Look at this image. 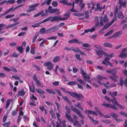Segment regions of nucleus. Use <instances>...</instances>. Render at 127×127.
I'll list each match as a JSON object with an SVG mask.
<instances>
[{
  "instance_id": "obj_1",
  "label": "nucleus",
  "mask_w": 127,
  "mask_h": 127,
  "mask_svg": "<svg viewBox=\"0 0 127 127\" xmlns=\"http://www.w3.org/2000/svg\"><path fill=\"white\" fill-rule=\"evenodd\" d=\"M108 20L107 16L105 15L103 17L101 16L100 17V22L99 23L98 17L97 16L95 17V21L96 24L93 28H94L95 29L96 27L98 26L99 27L103 26L104 25L103 23L106 22Z\"/></svg>"
},
{
  "instance_id": "obj_2",
  "label": "nucleus",
  "mask_w": 127,
  "mask_h": 127,
  "mask_svg": "<svg viewBox=\"0 0 127 127\" xmlns=\"http://www.w3.org/2000/svg\"><path fill=\"white\" fill-rule=\"evenodd\" d=\"M109 94L113 97V99H111L110 98L107 96H105L104 98L108 102H110L111 101L113 104H115L118 107L121 109H123L124 108V107L119 104L118 102L117 101L116 99L113 96V93H112L110 91L108 92Z\"/></svg>"
},
{
  "instance_id": "obj_3",
  "label": "nucleus",
  "mask_w": 127,
  "mask_h": 127,
  "mask_svg": "<svg viewBox=\"0 0 127 127\" xmlns=\"http://www.w3.org/2000/svg\"><path fill=\"white\" fill-rule=\"evenodd\" d=\"M66 93L71 96L76 97L79 100H82L84 98L83 96L81 94H78L76 93L72 92L69 91L66 92Z\"/></svg>"
},
{
  "instance_id": "obj_4",
  "label": "nucleus",
  "mask_w": 127,
  "mask_h": 127,
  "mask_svg": "<svg viewBox=\"0 0 127 127\" xmlns=\"http://www.w3.org/2000/svg\"><path fill=\"white\" fill-rule=\"evenodd\" d=\"M80 71L85 80L89 83L91 82L90 80V77L89 74L86 75V73L84 71L83 69L81 68H80Z\"/></svg>"
},
{
  "instance_id": "obj_5",
  "label": "nucleus",
  "mask_w": 127,
  "mask_h": 127,
  "mask_svg": "<svg viewBox=\"0 0 127 127\" xmlns=\"http://www.w3.org/2000/svg\"><path fill=\"white\" fill-rule=\"evenodd\" d=\"M71 109L72 111L76 113L82 119L84 118V116L81 114L80 111L78 109L72 106L71 107Z\"/></svg>"
},
{
  "instance_id": "obj_6",
  "label": "nucleus",
  "mask_w": 127,
  "mask_h": 127,
  "mask_svg": "<svg viewBox=\"0 0 127 127\" xmlns=\"http://www.w3.org/2000/svg\"><path fill=\"white\" fill-rule=\"evenodd\" d=\"M102 105L106 108L109 107L115 110H117V108L114 104L112 105L110 103H106L104 102Z\"/></svg>"
},
{
  "instance_id": "obj_7",
  "label": "nucleus",
  "mask_w": 127,
  "mask_h": 127,
  "mask_svg": "<svg viewBox=\"0 0 127 127\" xmlns=\"http://www.w3.org/2000/svg\"><path fill=\"white\" fill-rule=\"evenodd\" d=\"M43 64L44 66H47V69L50 70L52 69L54 66V64L51 62H46Z\"/></svg>"
},
{
  "instance_id": "obj_8",
  "label": "nucleus",
  "mask_w": 127,
  "mask_h": 127,
  "mask_svg": "<svg viewBox=\"0 0 127 127\" xmlns=\"http://www.w3.org/2000/svg\"><path fill=\"white\" fill-rule=\"evenodd\" d=\"M98 56L101 57L102 56V55H104L105 56H109L108 54L105 53L103 51H101L99 49H96L95 50Z\"/></svg>"
},
{
  "instance_id": "obj_9",
  "label": "nucleus",
  "mask_w": 127,
  "mask_h": 127,
  "mask_svg": "<svg viewBox=\"0 0 127 127\" xmlns=\"http://www.w3.org/2000/svg\"><path fill=\"white\" fill-rule=\"evenodd\" d=\"M68 42L69 43H77L79 44H82L83 43L81 41H80L78 39H73L68 41Z\"/></svg>"
},
{
  "instance_id": "obj_10",
  "label": "nucleus",
  "mask_w": 127,
  "mask_h": 127,
  "mask_svg": "<svg viewBox=\"0 0 127 127\" xmlns=\"http://www.w3.org/2000/svg\"><path fill=\"white\" fill-rule=\"evenodd\" d=\"M65 114L66 117L67 119L70 122H73V120L71 118L70 112L67 113V112H65Z\"/></svg>"
},
{
  "instance_id": "obj_11",
  "label": "nucleus",
  "mask_w": 127,
  "mask_h": 127,
  "mask_svg": "<svg viewBox=\"0 0 127 127\" xmlns=\"http://www.w3.org/2000/svg\"><path fill=\"white\" fill-rule=\"evenodd\" d=\"M97 80V82L98 83L102 85V84L100 82V81H102L103 79H107V78H105L103 77H102L101 76L99 75L97 76L96 77Z\"/></svg>"
},
{
  "instance_id": "obj_12",
  "label": "nucleus",
  "mask_w": 127,
  "mask_h": 127,
  "mask_svg": "<svg viewBox=\"0 0 127 127\" xmlns=\"http://www.w3.org/2000/svg\"><path fill=\"white\" fill-rule=\"evenodd\" d=\"M56 30V28L55 27H52L46 30V33H50L54 32Z\"/></svg>"
},
{
  "instance_id": "obj_13",
  "label": "nucleus",
  "mask_w": 127,
  "mask_h": 127,
  "mask_svg": "<svg viewBox=\"0 0 127 127\" xmlns=\"http://www.w3.org/2000/svg\"><path fill=\"white\" fill-rule=\"evenodd\" d=\"M85 112L86 113L88 114L89 116L90 114L95 115L96 116H98L96 112L92 110H86L85 111Z\"/></svg>"
},
{
  "instance_id": "obj_14",
  "label": "nucleus",
  "mask_w": 127,
  "mask_h": 127,
  "mask_svg": "<svg viewBox=\"0 0 127 127\" xmlns=\"http://www.w3.org/2000/svg\"><path fill=\"white\" fill-rule=\"evenodd\" d=\"M123 0H119L118 3L120 4V7L119 9H121L122 6H123L124 8H125L126 5V1H124V2H123L122 1Z\"/></svg>"
},
{
  "instance_id": "obj_15",
  "label": "nucleus",
  "mask_w": 127,
  "mask_h": 127,
  "mask_svg": "<svg viewBox=\"0 0 127 127\" xmlns=\"http://www.w3.org/2000/svg\"><path fill=\"white\" fill-rule=\"evenodd\" d=\"M110 59V58L109 57L105 58L104 60L102 61V64L106 66H108V64L109 63Z\"/></svg>"
},
{
  "instance_id": "obj_16",
  "label": "nucleus",
  "mask_w": 127,
  "mask_h": 127,
  "mask_svg": "<svg viewBox=\"0 0 127 127\" xmlns=\"http://www.w3.org/2000/svg\"><path fill=\"white\" fill-rule=\"evenodd\" d=\"M44 12V10L41 11L37 13L36 14L34 15V17H37L40 16L41 15L42 17L46 16L47 15L46 14H45V13H43Z\"/></svg>"
},
{
  "instance_id": "obj_17",
  "label": "nucleus",
  "mask_w": 127,
  "mask_h": 127,
  "mask_svg": "<svg viewBox=\"0 0 127 127\" xmlns=\"http://www.w3.org/2000/svg\"><path fill=\"white\" fill-rule=\"evenodd\" d=\"M112 24L110 22L108 24H106L103 28L99 32L100 33H102V31L105 29H107Z\"/></svg>"
},
{
  "instance_id": "obj_18",
  "label": "nucleus",
  "mask_w": 127,
  "mask_h": 127,
  "mask_svg": "<svg viewBox=\"0 0 127 127\" xmlns=\"http://www.w3.org/2000/svg\"><path fill=\"white\" fill-rule=\"evenodd\" d=\"M50 20L51 22H53L56 20V16L54 17H48L44 20L45 22Z\"/></svg>"
},
{
  "instance_id": "obj_19",
  "label": "nucleus",
  "mask_w": 127,
  "mask_h": 127,
  "mask_svg": "<svg viewBox=\"0 0 127 127\" xmlns=\"http://www.w3.org/2000/svg\"><path fill=\"white\" fill-rule=\"evenodd\" d=\"M59 2L67 5H71V3L68 2L65 0H61L59 1Z\"/></svg>"
},
{
  "instance_id": "obj_20",
  "label": "nucleus",
  "mask_w": 127,
  "mask_h": 127,
  "mask_svg": "<svg viewBox=\"0 0 127 127\" xmlns=\"http://www.w3.org/2000/svg\"><path fill=\"white\" fill-rule=\"evenodd\" d=\"M52 0H45L42 3L41 5L42 6L45 5L46 4L47 5H49L50 4Z\"/></svg>"
},
{
  "instance_id": "obj_21",
  "label": "nucleus",
  "mask_w": 127,
  "mask_h": 127,
  "mask_svg": "<svg viewBox=\"0 0 127 127\" xmlns=\"http://www.w3.org/2000/svg\"><path fill=\"white\" fill-rule=\"evenodd\" d=\"M25 93V92L24 91L23 89L19 91L18 93V96H23Z\"/></svg>"
},
{
  "instance_id": "obj_22",
  "label": "nucleus",
  "mask_w": 127,
  "mask_h": 127,
  "mask_svg": "<svg viewBox=\"0 0 127 127\" xmlns=\"http://www.w3.org/2000/svg\"><path fill=\"white\" fill-rule=\"evenodd\" d=\"M113 75V76H109V78L114 82H117V81L116 79L118 78V77L115 74Z\"/></svg>"
},
{
  "instance_id": "obj_23",
  "label": "nucleus",
  "mask_w": 127,
  "mask_h": 127,
  "mask_svg": "<svg viewBox=\"0 0 127 127\" xmlns=\"http://www.w3.org/2000/svg\"><path fill=\"white\" fill-rule=\"evenodd\" d=\"M97 8L95 10V11H96L98 10L99 11H101L102 9H104L105 7V5H104L103 7H100V5L99 3H97L96 5Z\"/></svg>"
},
{
  "instance_id": "obj_24",
  "label": "nucleus",
  "mask_w": 127,
  "mask_h": 127,
  "mask_svg": "<svg viewBox=\"0 0 127 127\" xmlns=\"http://www.w3.org/2000/svg\"><path fill=\"white\" fill-rule=\"evenodd\" d=\"M48 12L50 13H53L56 12L55 9H52L51 6H49L48 9Z\"/></svg>"
},
{
  "instance_id": "obj_25",
  "label": "nucleus",
  "mask_w": 127,
  "mask_h": 127,
  "mask_svg": "<svg viewBox=\"0 0 127 127\" xmlns=\"http://www.w3.org/2000/svg\"><path fill=\"white\" fill-rule=\"evenodd\" d=\"M103 46L105 47L112 48V45L109 42H105L103 44Z\"/></svg>"
},
{
  "instance_id": "obj_26",
  "label": "nucleus",
  "mask_w": 127,
  "mask_h": 127,
  "mask_svg": "<svg viewBox=\"0 0 127 127\" xmlns=\"http://www.w3.org/2000/svg\"><path fill=\"white\" fill-rule=\"evenodd\" d=\"M95 30V29L94 28H92L91 29H89L88 30H86L84 31V32L82 33L81 34L82 35H84L85 33H87L88 32H92L94 31Z\"/></svg>"
},
{
  "instance_id": "obj_27",
  "label": "nucleus",
  "mask_w": 127,
  "mask_h": 127,
  "mask_svg": "<svg viewBox=\"0 0 127 127\" xmlns=\"http://www.w3.org/2000/svg\"><path fill=\"white\" fill-rule=\"evenodd\" d=\"M19 23L20 22H18L17 23H14L13 24L9 25L8 26H7L5 28V29H7L11 28H12L17 25L19 24Z\"/></svg>"
},
{
  "instance_id": "obj_28",
  "label": "nucleus",
  "mask_w": 127,
  "mask_h": 127,
  "mask_svg": "<svg viewBox=\"0 0 127 127\" xmlns=\"http://www.w3.org/2000/svg\"><path fill=\"white\" fill-rule=\"evenodd\" d=\"M39 5V3H36L30 6L29 7L30 9H34V10L35 9V8Z\"/></svg>"
},
{
  "instance_id": "obj_29",
  "label": "nucleus",
  "mask_w": 127,
  "mask_h": 127,
  "mask_svg": "<svg viewBox=\"0 0 127 127\" xmlns=\"http://www.w3.org/2000/svg\"><path fill=\"white\" fill-rule=\"evenodd\" d=\"M75 106L78 108L82 110H83V108L81 106V104L80 103H78L74 105Z\"/></svg>"
},
{
  "instance_id": "obj_30",
  "label": "nucleus",
  "mask_w": 127,
  "mask_h": 127,
  "mask_svg": "<svg viewBox=\"0 0 127 127\" xmlns=\"http://www.w3.org/2000/svg\"><path fill=\"white\" fill-rule=\"evenodd\" d=\"M124 16L123 15L122 12L121 11L118 12V17L119 19H122L124 17Z\"/></svg>"
},
{
  "instance_id": "obj_31",
  "label": "nucleus",
  "mask_w": 127,
  "mask_h": 127,
  "mask_svg": "<svg viewBox=\"0 0 127 127\" xmlns=\"http://www.w3.org/2000/svg\"><path fill=\"white\" fill-rule=\"evenodd\" d=\"M16 10V9L15 8H14L13 7H12L9 9H8L7 10L5 11V13L6 14H8V13L10 12H12L13 11Z\"/></svg>"
},
{
  "instance_id": "obj_32",
  "label": "nucleus",
  "mask_w": 127,
  "mask_h": 127,
  "mask_svg": "<svg viewBox=\"0 0 127 127\" xmlns=\"http://www.w3.org/2000/svg\"><path fill=\"white\" fill-rule=\"evenodd\" d=\"M73 124L75 126H77L78 127H81V125L79 122L77 120H75L74 122H73Z\"/></svg>"
},
{
  "instance_id": "obj_33",
  "label": "nucleus",
  "mask_w": 127,
  "mask_h": 127,
  "mask_svg": "<svg viewBox=\"0 0 127 127\" xmlns=\"http://www.w3.org/2000/svg\"><path fill=\"white\" fill-rule=\"evenodd\" d=\"M88 117L89 118L90 120L92 121L93 123L95 125H96V124H98V122L94 120L93 118H92L90 116H88Z\"/></svg>"
},
{
  "instance_id": "obj_34",
  "label": "nucleus",
  "mask_w": 127,
  "mask_h": 127,
  "mask_svg": "<svg viewBox=\"0 0 127 127\" xmlns=\"http://www.w3.org/2000/svg\"><path fill=\"white\" fill-rule=\"evenodd\" d=\"M66 18H62L60 16H56V21H62L65 20Z\"/></svg>"
},
{
  "instance_id": "obj_35",
  "label": "nucleus",
  "mask_w": 127,
  "mask_h": 127,
  "mask_svg": "<svg viewBox=\"0 0 127 127\" xmlns=\"http://www.w3.org/2000/svg\"><path fill=\"white\" fill-rule=\"evenodd\" d=\"M16 49L20 53H22L23 52V49L22 46H18L16 47Z\"/></svg>"
},
{
  "instance_id": "obj_36",
  "label": "nucleus",
  "mask_w": 127,
  "mask_h": 127,
  "mask_svg": "<svg viewBox=\"0 0 127 127\" xmlns=\"http://www.w3.org/2000/svg\"><path fill=\"white\" fill-rule=\"evenodd\" d=\"M122 33V31H120L115 33L113 34V36H119L121 35Z\"/></svg>"
},
{
  "instance_id": "obj_37",
  "label": "nucleus",
  "mask_w": 127,
  "mask_h": 127,
  "mask_svg": "<svg viewBox=\"0 0 127 127\" xmlns=\"http://www.w3.org/2000/svg\"><path fill=\"white\" fill-rule=\"evenodd\" d=\"M110 115L112 117L114 118L115 119L118 117V115L117 114L114 113H111L110 114Z\"/></svg>"
},
{
  "instance_id": "obj_38",
  "label": "nucleus",
  "mask_w": 127,
  "mask_h": 127,
  "mask_svg": "<svg viewBox=\"0 0 127 127\" xmlns=\"http://www.w3.org/2000/svg\"><path fill=\"white\" fill-rule=\"evenodd\" d=\"M70 12L69 11H68L64 14V16L65 17L63 18H66V20L70 17Z\"/></svg>"
},
{
  "instance_id": "obj_39",
  "label": "nucleus",
  "mask_w": 127,
  "mask_h": 127,
  "mask_svg": "<svg viewBox=\"0 0 127 127\" xmlns=\"http://www.w3.org/2000/svg\"><path fill=\"white\" fill-rule=\"evenodd\" d=\"M46 30L45 28H41L40 30V33L41 34L44 33H46Z\"/></svg>"
},
{
  "instance_id": "obj_40",
  "label": "nucleus",
  "mask_w": 127,
  "mask_h": 127,
  "mask_svg": "<svg viewBox=\"0 0 127 127\" xmlns=\"http://www.w3.org/2000/svg\"><path fill=\"white\" fill-rule=\"evenodd\" d=\"M29 89L30 91L32 92H34L35 90V86L33 84H32V86H29Z\"/></svg>"
},
{
  "instance_id": "obj_41",
  "label": "nucleus",
  "mask_w": 127,
  "mask_h": 127,
  "mask_svg": "<svg viewBox=\"0 0 127 127\" xmlns=\"http://www.w3.org/2000/svg\"><path fill=\"white\" fill-rule=\"evenodd\" d=\"M46 90L49 93L52 94H55V92L52 90L47 89Z\"/></svg>"
},
{
  "instance_id": "obj_42",
  "label": "nucleus",
  "mask_w": 127,
  "mask_h": 127,
  "mask_svg": "<svg viewBox=\"0 0 127 127\" xmlns=\"http://www.w3.org/2000/svg\"><path fill=\"white\" fill-rule=\"evenodd\" d=\"M77 83V82L75 81H72L68 82L67 84L68 85L70 86L75 85Z\"/></svg>"
},
{
  "instance_id": "obj_43",
  "label": "nucleus",
  "mask_w": 127,
  "mask_h": 127,
  "mask_svg": "<svg viewBox=\"0 0 127 127\" xmlns=\"http://www.w3.org/2000/svg\"><path fill=\"white\" fill-rule=\"evenodd\" d=\"M126 54L125 53L121 52L119 56L122 58H124L126 57Z\"/></svg>"
},
{
  "instance_id": "obj_44",
  "label": "nucleus",
  "mask_w": 127,
  "mask_h": 127,
  "mask_svg": "<svg viewBox=\"0 0 127 127\" xmlns=\"http://www.w3.org/2000/svg\"><path fill=\"white\" fill-rule=\"evenodd\" d=\"M74 2L73 1V4L72 5V8L70 9V11L71 12H77V10L74 9Z\"/></svg>"
},
{
  "instance_id": "obj_45",
  "label": "nucleus",
  "mask_w": 127,
  "mask_h": 127,
  "mask_svg": "<svg viewBox=\"0 0 127 127\" xmlns=\"http://www.w3.org/2000/svg\"><path fill=\"white\" fill-rule=\"evenodd\" d=\"M36 92L38 93L41 94H44V91L42 90L38 89H37L36 90Z\"/></svg>"
},
{
  "instance_id": "obj_46",
  "label": "nucleus",
  "mask_w": 127,
  "mask_h": 127,
  "mask_svg": "<svg viewBox=\"0 0 127 127\" xmlns=\"http://www.w3.org/2000/svg\"><path fill=\"white\" fill-rule=\"evenodd\" d=\"M77 80L81 84L84 86L85 85V84L83 80L81 79L80 78H77Z\"/></svg>"
},
{
  "instance_id": "obj_47",
  "label": "nucleus",
  "mask_w": 127,
  "mask_h": 127,
  "mask_svg": "<svg viewBox=\"0 0 127 127\" xmlns=\"http://www.w3.org/2000/svg\"><path fill=\"white\" fill-rule=\"evenodd\" d=\"M12 100V99H8L6 102V109H7L9 106L10 103L11 101Z\"/></svg>"
},
{
  "instance_id": "obj_48",
  "label": "nucleus",
  "mask_w": 127,
  "mask_h": 127,
  "mask_svg": "<svg viewBox=\"0 0 127 127\" xmlns=\"http://www.w3.org/2000/svg\"><path fill=\"white\" fill-rule=\"evenodd\" d=\"M10 123V121H9L7 122H6L2 124V126L4 127H9V125Z\"/></svg>"
},
{
  "instance_id": "obj_49",
  "label": "nucleus",
  "mask_w": 127,
  "mask_h": 127,
  "mask_svg": "<svg viewBox=\"0 0 127 127\" xmlns=\"http://www.w3.org/2000/svg\"><path fill=\"white\" fill-rule=\"evenodd\" d=\"M95 109L96 110V112L99 113V115L101 116H103V114L98 110V109L96 107H95Z\"/></svg>"
},
{
  "instance_id": "obj_50",
  "label": "nucleus",
  "mask_w": 127,
  "mask_h": 127,
  "mask_svg": "<svg viewBox=\"0 0 127 127\" xmlns=\"http://www.w3.org/2000/svg\"><path fill=\"white\" fill-rule=\"evenodd\" d=\"M75 56L76 59L78 60L82 61V58H80V55L79 54H75Z\"/></svg>"
},
{
  "instance_id": "obj_51",
  "label": "nucleus",
  "mask_w": 127,
  "mask_h": 127,
  "mask_svg": "<svg viewBox=\"0 0 127 127\" xmlns=\"http://www.w3.org/2000/svg\"><path fill=\"white\" fill-rule=\"evenodd\" d=\"M113 32V29H112L109 31L108 32L106 33L104 35V36H107L109 35L112 33Z\"/></svg>"
},
{
  "instance_id": "obj_52",
  "label": "nucleus",
  "mask_w": 127,
  "mask_h": 127,
  "mask_svg": "<svg viewBox=\"0 0 127 127\" xmlns=\"http://www.w3.org/2000/svg\"><path fill=\"white\" fill-rule=\"evenodd\" d=\"M72 50L76 53H79L80 51V50L77 47L72 49Z\"/></svg>"
},
{
  "instance_id": "obj_53",
  "label": "nucleus",
  "mask_w": 127,
  "mask_h": 127,
  "mask_svg": "<svg viewBox=\"0 0 127 127\" xmlns=\"http://www.w3.org/2000/svg\"><path fill=\"white\" fill-rule=\"evenodd\" d=\"M45 22V21H44V20H43L42 21L39 22V23L35 24V25L36 27H39L40 26V24H42V23H44Z\"/></svg>"
},
{
  "instance_id": "obj_54",
  "label": "nucleus",
  "mask_w": 127,
  "mask_h": 127,
  "mask_svg": "<svg viewBox=\"0 0 127 127\" xmlns=\"http://www.w3.org/2000/svg\"><path fill=\"white\" fill-rule=\"evenodd\" d=\"M63 98L67 102L69 103H71L70 101L69 100L68 98L66 96H63Z\"/></svg>"
},
{
  "instance_id": "obj_55",
  "label": "nucleus",
  "mask_w": 127,
  "mask_h": 127,
  "mask_svg": "<svg viewBox=\"0 0 127 127\" xmlns=\"http://www.w3.org/2000/svg\"><path fill=\"white\" fill-rule=\"evenodd\" d=\"M56 115L57 117L58 120L59 121V123L61 124V120L59 117L60 116V114L59 113H57L56 114Z\"/></svg>"
},
{
  "instance_id": "obj_56",
  "label": "nucleus",
  "mask_w": 127,
  "mask_h": 127,
  "mask_svg": "<svg viewBox=\"0 0 127 127\" xmlns=\"http://www.w3.org/2000/svg\"><path fill=\"white\" fill-rule=\"evenodd\" d=\"M14 16V14L8 15L6 16L5 17V18L6 19L11 18Z\"/></svg>"
},
{
  "instance_id": "obj_57",
  "label": "nucleus",
  "mask_w": 127,
  "mask_h": 127,
  "mask_svg": "<svg viewBox=\"0 0 127 127\" xmlns=\"http://www.w3.org/2000/svg\"><path fill=\"white\" fill-rule=\"evenodd\" d=\"M57 68H59V69L61 73H64V69L63 68H59L58 66H56V70Z\"/></svg>"
},
{
  "instance_id": "obj_58",
  "label": "nucleus",
  "mask_w": 127,
  "mask_h": 127,
  "mask_svg": "<svg viewBox=\"0 0 127 127\" xmlns=\"http://www.w3.org/2000/svg\"><path fill=\"white\" fill-rule=\"evenodd\" d=\"M74 15L77 16H81L84 15V14L81 13H75L74 14Z\"/></svg>"
},
{
  "instance_id": "obj_59",
  "label": "nucleus",
  "mask_w": 127,
  "mask_h": 127,
  "mask_svg": "<svg viewBox=\"0 0 127 127\" xmlns=\"http://www.w3.org/2000/svg\"><path fill=\"white\" fill-rule=\"evenodd\" d=\"M10 46L12 47H13L17 45V43L16 42H11L9 44Z\"/></svg>"
},
{
  "instance_id": "obj_60",
  "label": "nucleus",
  "mask_w": 127,
  "mask_h": 127,
  "mask_svg": "<svg viewBox=\"0 0 127 127\" xmlns=\"http://www.w3.org/2000/svg\"><path fill=\"white\" fill-rule=\"evenodd\" d=\"M30 99L32 100H36L37 99V97L34 96V95L33 94L32 96L30 97Z\"/></svg>"
},
{
  "instance_id": "obj_61",
  "label": "nucleus",
  "mask_w": 127,
  "mask_h": 127,
  "mask_svg": "<svg viewBox=\"0 0 127 127\" xmlns=\"http://www.w3.org/2000/svg\"><path fill=\"white\" fill-rule=\"evenodd\" d=\"M3 68L4 70L7 71L8 72L11 71L10 69L6 66H3Z\"/></svg>"
},
{
  "instance_id": "obj_62",
  "label": "nucleus",
  "mask_w": 127,
  "mask_h": 127,
  "mask_svg": "<svg viewBox=\"0 0 127 127\" xmlns=\"http://www.w3.org/2000/svg\"><path fill=\"white\" fill-rule=\"evenodd\" d=\"M19 55L17 54L15 52H13L12 55L10 56L11 57H18Z\"/></svg>"
},
{
  "instance_id": "obj_63",
  "label": "nucleus",
  "mask_w": 127,
  "mask_h": 127,
  "mask_svg": "<svg viewBox=\"0 0 127 127\" xmlns=\"http://www.w3.org/2000/svg\"><path fill=\"white\" fill-rule=\"evenodd\" d=\"M17 109L12 111V114L13 116H15L17 114Z\"/></svg>"
},
{
  "instance_id": "obj_64",
  "label": "nucleus",
  "mask_w": 127,
  "mask_h": 127,
  "mask_svg": "<svg viewBox=\"0 0 127 127\" xmlns=\"http://www.w3.org/2000/svg\"><path fill=\"white\" fill-rule=\"evenodd\" d=\"M122 72L125 76H127V70L126 69L122 70Z\"/></svg>"
}]
</instances>
